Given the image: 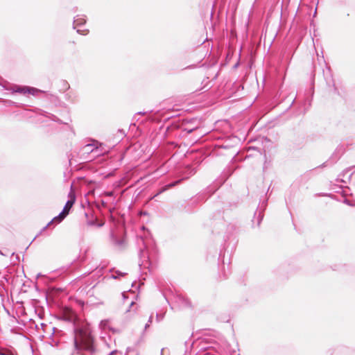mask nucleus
I'll return each instance as SVG.
<instances>
[{
	"label": "nucleus",
	"instance_id": "nucleus-5",
	"mask_svg": "<svg viewBox=\"0 0 355 355\" xmlns=\"http://www.w3.org/2000/svg\"><path fill=\"white\" fill-rule=\"evenodd\" d=\"M97 143H98L97 141H94V142L93 144H92L86 145V146H85V148H85V151H86V152H87V153H89V152H92V151H93V148H92V147H93V146H96V144H97Z\"/></svg>",
	"mask_w": 355,
	"mask_h": 355
},
{
	"label": "nucleus",
	"instance_id": "nucleus-3",
	"mask_svg": "<svg viewBox=\"0 0 355 355\" xmlns=\"http://www.w3.org/2000/svg\"><path fill=\"white\" fill-rule=\"evenodd\" d=\"M20 92L24 93L28 92L32 94L33 95H35V93L38 92V90L35 88L23 87L20 89Z\"/></svg>",
	"mask_w": 355,
	"mask_h": 355
},
{
	"label": "nucleus",
	"instance_id": "nucleus-4",
	"mask_svg": "<svg viewBox=\"0 0 355 355\" xmlns=\"http://www.w3.org/2000/svg\"><path fill=\"white\" fill-rule=\"evenodd\" d=\"M75 317L74 313L71 309H67L64 311V318L66 320H72Z\"/></svg>",
	"mask_w": 355,
	"mask_h": 355
},
{
	"label": "nucleus",
	"instance_id": "nucleus-2",
	"mask_svg": "<svg viewBox=\"0 0 355 355\" xmlns=\"http://www.w3.org/2000/svg\"><path fill=\"white\" fill-rule=\"evenodd\" d=\"M69 200L67 202L62 211L59 216L55 217L49 224L50 225L53 222L60 223L62 220L69 213L71 208L73 207L76 201V195L74 191L71 189L69 193Z\"/></svg>",
	"mask_w": 355,
	"mask_h": 355
},
{
	"label": "nucleus",
	"instance_id": "nucleus-6",
	"mask_svg": "<svg viewBox=\"0 0 355 355\" xmlns=\"http://www.w3.org/2000/svg\"><path fill=\"white\" fill-rule=\"evenodd\" d=\"M1 355H13V354L12 352L1 353Z\"/></svg>",
	"mask_w": 355,
	"mask_h": 355
},
{
	"label": "nucleus",
	"instance_id": "nucleus-7",
	"mask_svg": "<svg viewBox=\"0 0 355 355\" xmlns=\"http://www.w3.org/2000/svg\"><path fill=\"white\" fill-rule=\"evenodd\" d=\"M105 194L108 196H112V192H106Z\"/></svg>",
	"mask_w": 355,
	"mask_h": 355
},
{
	"label": "nucleus",
	"instance_id": "nucleus-1",
	"mask_svg": "<svg viewBox=\"0 0 355 355\" xmlns=\"http://www.w3.org/2000/svg\"><path fill=\"white\" fill-rule=\"evenodd\" d=\"M74 346L78 350L94 352V338L89 324L85 321L75 322Z\"/></svg>",
	"mask_w": 355,
	"mask_h": 355
}]
</instances>
